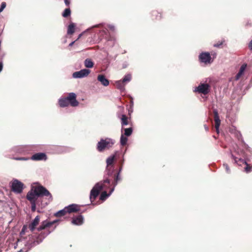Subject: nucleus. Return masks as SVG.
Wrapping results in <instances>:
<instances>
[{"instance_id":"f257e3e1","label":"nucleus","mask_w":252,"mask_h":252,"mask_svg":"<svg viewBox=\"0 0 252 252\" xmlns=\"http://www.w3.org/2000/svg\"><path fill=\"white\" fill-rule=\"evenodd\" d=\"M58 220L52 221H49L47 220L42 222L41 225L37 228L38 231L43 230L37 236H32L30 239L27 242L26 246L31 249L41 243L44 239L47 237L54 228L50 229V227L55 223L57 222Z\"/></svg>"},{"instance_id":"f03ea898","label":"nucleus","mask_w":252,"mask_h":252,"mask_svg":"<svg viewBox=\"0 0 252 252\" xmlns=\"http://www.w3.org/2000/svg\"><path fill=\"white\" fill-rule=\"evenodd\" d=\"M47 197L48 202L45 203L47 205L49 202L52 201V196L49 191L44 187L42 186H35L32 187L30 191L27 194V198L29 200L32 204V210L35 211L36 209V201L38 197L42 196Z\"/></svg>"},{"instance_id":"7ed1b4c3","label":"nucleus","mask_w":252,"mask_h":252,"mask_svg":"<svg viewBox=\"0 0 252 252\" xmlns=\"http://www.w3.org/2000/svg\"><path fill=\"white\" fill-rule=\"evenodd\" d=\"M110 184V180L108 179L96 183L91 190L90 199L91 202L94 201L102 189H106Z\"/></svg>"},{"instance_id":"20e7f679","label":"nucleus","mask_w":252,"mask_h":252,"mask_svg":"<svg viewBox=\"0 0 252 252\" xmlns=\"http://www.w3.org/2000/svg\"><path fill=\"white\" fill-rule=\"evenodd\" d=\"M59 103L61 107H66L70 104L72 106L75 107L78 105L79 102L76 100V95L74 93H70L66 97L60 98Z\"/></svg>"},{"instance_id":"39448f33","label":"nucleus","mask_w":252,"mask_h":252,"mask_svg":"<svg viewBox=\"0 0 252 252\" xmlns=\"http://www.w3.org/2000/svg\"><path fill=\"white\" fill-rule=\"evenodd\" d=\"M115 143V140L112 138L108 137L101 138L97 144L96 149L98 152H102L105 149H109L112 147Z\"/></svg>"},{"instance_id":"423d86ee","label":"nucleus","mask_w":252,"mask_h":252,"mask_svg":"<svg viewBox=\"0 0 252 252\" xmlns=\"http://www.w3.org/2000/svg\"><path fill=\"white\" fill-rule=\"evenodd\" d=\"M131 80V75L129 73L127 74L124 76L122 79L116 81V86L118 89L121 92H123L125 90L126 85Z\"/></svg>"},{"instance_id":"0eeeda50","label":"nucleus","mask_w":252,"mask_h":252,"mask_svg":"<svg viewBox=\"0 0 252 252\" xmlns=\"http://www.w3.org/2000/svg\"><path fill=\"white\" fill-rule=\"evenodd\" d=\"M210 89L211 86L209 84L201 83L198 87L194 88V92L206 95L210 92Z\"/></svg>"},{"instance_id":"6e6552de","label":"nucleus","mask_w":252,"mask_h":252,"mask_svg":"<svg viewBox=\"0 0 252 252\" xmlns=\"http://www.w3.org/2000/svg\"><path fill=\"white\" fill-rule=\"evenodd\" d=\"M23 184L17 180H14L12 183V190L15 193H21L23 189Z\"/></svg>"},{"instance_id":"1a4fd4ad","label":"nucleus","mask_w":252,"mask_h":252,"mask_svg":"<svg viewBox=\"0 0 252 252\" xmlns=\"http://www.w3.org/2000/svg\"><path fill=\"white\" fill-rule=\"evenodd\" d=\"M231 156L234 160L235 162L238 165L241 166L244 164L246 165V167L244 168L246 172L249 173L252 171V167L249 165L245 160L240 158H238L234 157L233 155H232Z\"/></svg>"},{"instance_id":"9d476101","label":"nucleus","mask_w":252,"mask_h":252,"mask_svg":"<svg viewBox=\"0 0 252 252\" xmlns=\"http://www.w3.org/2000/svg\"><path fill=\"white\" fill-rule=\"evenodd\" d=\"M90 73V70L89 69H83L74 72L72 77L74 78H82L87 76Z\"/></svg>"},{"instance_id":"9b49d317","label":"nucleus","mask_w":252,"mask_h":252,"mask_svg":"<svg viewBox=\"0 0 252 252\" xmlns=\"http://www.w3.org/2000/svg\"><path fill=\"white\" fill-rule=\"evenodd\" d=\"M213 112L214 114L216 130L217 133H219V127L220 124V119L218 110L215 109L213 110Z\"/></svg>"},{"instance_id":"f8f14e48","label":"nucleus","mask_w":252,"mask_h":252,"mask_svg":"<svg viewBox=\"0 0 252 252\" xmlns=\"http://www.w3.org/2000/svg\"><path fill=\"white\" fill-rule=\"evenodd\" d=\"M200 61L202 63H209L211 60V56L209 53H202L199 56Z\"/></svg>"},{"instance_id":"ddd939ff","label":"nucleus","mask_w":252,"mask_h":252,"mask_svg":"<svg viewBox=\"0 0 252 252\" xmlns=\"http://www.w3.org/2000/svg\"><path fill=\"white\" fill-rule=\"evenodd\" d=\"M67 213H75L80 210V206L75 204H72L65 207Z\"/></svg>"},{"instance_id":"4468645a","label":"nucleus","mask_w":252,"mask_h":252,"mask_svg":"<svg viewBox=\"0 0 252 252\" xmlns=\"http://www.w3.org/2000/svg\"><path fill=\"white\" fill-rule=\"evenodd\" d=\"M31 159L33 160H45L46 159V155L43 153H36L32 156Z\"/></svg>"},{"instance_id":"2eb2a0df","label":"nucleus","mask_w":252,"mask_h":252,"mask_svg":"<svg viewBox=\"0 0 252 252\" xmlns=\"http://www.w3.org/2000/svg\"><path fill=\"white\" fill-rule=\"evenodd\" d=\"M97 80L103 86L107 87L109 85V81L103 74H99L98 75Z\"/></svg>"},{"instance_id":"dca6fc26","label":"nucleus","mask_w":252,"mask_h":252,"mask_svg":"<svg viewBox=\"0 0 252 252\" xmlns=\"http://www.w3.org/2000/svg\"><path fill=\"white\" fill-rule=\"evenodd\" d=\"M83 217L82 215H79L73 218L71 222L74 225H80L83 224Z\"/></svg>"},{"instance_id":"f3484780","label":"nucleus","mask_w":252,"mask_h":252,"mask_svg":"<svg viewBox=\"0 0 252 252\" xmlns=\"http://www.w3.org/2000/svg\"><path fill=\"white\" fill-rule=\"evenodd\" d=\"M39 222V217L37 216L32 222L29 224V228L32 231H33L35 229V226L38 224Z\"/></svg>"},{"instance_id":"a211bd4d","label":"nucleus","mask_w":252,"mask_h":252,"mask_svg":"<svg viewBox=\"0 0 252 252\" xmlns=\"http://www.w3.org/2000/svg\"><path fill=\"white\" fill-rule=\"evenodd\" d=\"M114 190V188H112L109 193H107L105 191H103L100 196L99 199L102 201L105 200L106 198H108L112 193Z\"/></svg>"},{"instance_id":"6ab92c4d","label":"nucleus","mask_w":252,"mask_h":252,"mask_svg":"<svg viewBox=\"0 0 252 252\" xmlns=\"http://www.w3.org/2000/svg\"><path fill=\"white\" fill-rule=\"evenodd\" d=\"M247 64H243V65L241 66L239 72L235 76V79L236 80H239L241 76L244 74V72L247 67Z\"/></svg>"},{"instance_id":"aec40b11","label":"nucleus","mask_w":252,"mask_h":252,"mask_svg":"<svg viewBox=\"0 0 252 252\" xmlns=\"http://www.w3.org/2000/svg\"><path fill=\"white\" fill-rule=\"evenodd\" d=\"M115 155H112L109 156L106 159L107 167H114L113 163L115 159Z\"/></svg>"},{"instance_id":"412c9836","label":"nucleus","mask_w":252,"mask_h":252,"mask_svg":"<svg viewBox=\"0 0 252 252\" xmlns=\"http://www.w3.org/2000/svg\"><path fill=\"white\" fill-rule=\"evenodd\" d=\"M121 180L120 174L119 173H117L114 177V181L112 182V185L113 187L112 188H115L116 186L117 185L119 181Z\"/></svg>"},{"instance_id":"4be33fe9","label":"nucleus","mask_w":252,"mask_h":252,"mask_svg":"<svg viewBox=\"0 0 252 252\" xmlns=\"http://www.w3.org/2000/svg\"><path fill=\"white\" fill-rule=\"evenodd\" d=\"M127 138L126 136L124 135L123 133H122L120 137V143L122 146H125L127 142Z\"/></svg>"},{"instance_id":"5701e85b","label":"nucleus","mask_w":252,"mask_h":252,"mask_svg":"<svg viewBox=\"0 0 252 252\" xmlns=\"http://www.w3.org/2000/svg\"><path fill=\"white\" fill-rule=\"evenodd\" d=\"M123 130H124L125 131V133L124 134V135H125L126 136H129L130 135H131V134L132 133V131H133L132 127H129V128H125V129H123L122 128V130H121L122 132H123Z\"/></svg>"},{"instance_id":"b1692460","label":"nucleus","mask_w":252,"mask_h":252,"mask_svg":"<svg viewBox=\"0 0 252 252\" xmlns=\"http://www.w3.org/2000/svg\"><path fill=\"white\" fill-rule=\"evenodd\" d=\"M75 25L74 23L70 24L67 28V34H72L74 32Z\"/></svg>"},{"instance_id":"393cba45","label":"nucleus","mask_w":252,"mask_h":252,"mask_svg":"<svg viewBox=\"0 0 252 252\" xmlns=\"http://www.w3.org/2000/svg\"><path fill=\"white\" fill-rule=\"evenodd\" d=\"M67 212L66 211L65 208L64 207L63 209L61 210L55 214V216L57 217H60L64 216Z\"/></svg>"},{"instance_id":"a878e982","label":"nucleus","mask_w":252,"mask_h":252,"mask_svg":"<svg viewBox=\"0 0 252 252\" xmlns=\"http://www.w3.org/2000/svg\"><path fill=\"white\" fill-rule=\"evenodd\" d=\"M114 172V167H107L106 168L105 174L108 175V177L112 176Z\"/></svg>"},{"instance_id":"bb28decb","label":"nucleus","mask_w":252,"mask_h":252,"mask_svg":"<svg viewBox=\"0 0 252 252\" xmlns=\"http://www.w3.org/2000/svg\"><path fill=\"white\" fill-rule=\"evenodd\" d=\"M121 124L122 126H124L128 125L127 118L125 115H122L121 118Z\"/></svg>"},{"instance_id":"cd10ccee","label":"nucleus","mask_w":252,"mask_h":252,"mask_svg":"<svg viewBox=\"0 0 252 252\" xmlns=\"http://www.w3.org/2000/svg\"><path fill=\"white\" fill-rule=\"evenodd\" d=\"M71 13L70 10L69 8H66L65 9L63 13V16L64 17H67L69 15H70Z\"/></svg>"},{"instance_id":"c85d7f7f","label":"nucleus","mask_w":252,"mask_h":252,"mask_svg":"<svg viewBox=\"0 0 252 252\" xmlns=\"http://www.w3.org/2000/svg\"><path fill=\"white\" fill-rule=\"evenodd\" d=\"M223 167L225 168L226 172L229 174L230 173V169L228 166V165L226 163H224L223 164Z\"/></svg>"},{"instance_id":"c756f323","label":"nucleus","mask_w":252,"mask_h":252,"mask_svg":"<svg viewBox=\"0 0 252 252\" xmlns=\"http://www.w3.org/2000/svg\"><path fill=\"white\" fill-rule=\"evenodd\" d=\"M6 5V4L5 2H2L1 3L0 7V13L3 10V9L5 8Z\"/></svg>"},{"instance_id":"7c9ffc66","label":"nucleus","mask_w":252,"mask_h":252,"mask_svg":"<svg viewBox=\"0 0 252 252\" xmlns=\"http://www.w3.org/2000/svg\"><path fill=\"white\" fill-rule=\"evenodd\" d=\"M84 63H93L90 59H87L85 60Z\"/></svg>"},{"instance_id":"2f4dec72","label":"nucleus","mask_w":252,"mask_h":252,"mask_svg":"<svg viewBox=\"0 0 252 252\" xmlns=\"http://www.w3.org/2000/svg\"><path fill=\"white\" fill-rule=\"evenodd\" d=\"M85 66L87 68H92L94 66V64H85Z\"/></svg>"},{"instance_id":"473e14b6","label":"nucleus","mask_w":252,"mask_h":252,"mask_svg":"<svg viewBox=\"0 0 252 252\" xmlns=\"http://www.w3.org/2000/svg\"><path fill=\"white\" fill-rule=\"evenodd\" d=\"M17 160H26L28 159L27 158H16Z\"/></svg>"},{"instance_id":"72a5a7b5","label":"nucleus","mask_w":252,"mask_h":252,"mask_svg":"<svg viewBox=\"0 0 252 252\" xmlns=\"http://www.w3.org/2000/svg\"><path fill=\"white\" fill-rule=\"evenodd\" d=\"M122 169H123V166H122V165H121L119 168L118 172L117 173H119V174H120Z\"/></svg>"},{"instance_id":"f704fd0d","label":"nucleus","mask_w":252,"mask_h":252,"mask_svg":"<svg viewBox=\"0 0 252 252\" xmlns=\"http://www.w3.org/2000/svg\"><path fill=\"white\" fill-rule=\"evenodd\" d=\"M249 47L251 50H252V40L249 43Z\"/></svg>"},{"instance_id":"c9c22d12","label":"nucleus","mask_w":252,"mask_h":252,"mask_svg":"<svg viewBox=\"0 0 252 252\" xmlns=\"http://www.w3.org/2000/svg\"><path fill=\"white\" fill-rule=\"evenodd\" d=\"M64 2L66 5H68L69 4V1L68 0H64Z\"/></svg>"},{"instance_id":"e433bc0d","label":"nucleus","mask_w":252,"mask_h":252,"mask_svg":"<svg viewBox=\"0 0 252 252\" xmlns=\"http://www.w3.org/2000/svg\"><path fill=\"white\" fill-rule=\"evenodd\" d=\"M109 28L111 30H114V27L113 26H112V25L109 26Z\"/></svg>"},{"instance_id":"4c0bfd02","label":"nucleus","mask_w":252,"mask_h":252,"mask_svg":"<svg viewBox=\"0 0 252 252\" xmlns=\"http://www.w3.org/2000/svg\"><path fill=\"white\" fill-rule=\"evenodd\" d=\"M204 127H205V129L206 131H208V129H209V128L208 127L206 126V125H204Z\"/></svg>"},{"instance_id":"58836bf2","label":"nucleus","mask_w":252,"mask_h":252,"mask_svg":"<svg viewBox=\"0 0 252 252\" xmlns=\"http://www.w3.org/2000/svg\"><path fill=\"white\" fill-rule=\"evenodd\" d=\"M74 42H75V41H73V42H72L71 43H70L69 44V46H72V45H73V44H74Z\"/></svg>"},{"instance_id":"ea45409f","label":"nucleus","mask_w":252,"mask_h":252,"mask_svg":"<svg viewBox=\"0 0 252 252\" xmlns=\"http://www.w3.org/2000/svg\"><path fill=\"white\" fill-rule=\"evenodd\" d=\"M124 158H123V160H122V161L121 165H123V164H124Z\"/></svg>"},{"instance_id":"a19ab883","label":"nucleus","mask_w":252,"mask_h":252,"mask_svg":"<svg viewBox=\"0 0 252 252\" xmlns=\"http://www.w3.org/2000/svg\"><path fill=\"white\" fill-rule=\"evenodd\" d=\"M81 35H82V34H80L79 35V37H80L81 36Z\"/></svg>"}]
</instances>
